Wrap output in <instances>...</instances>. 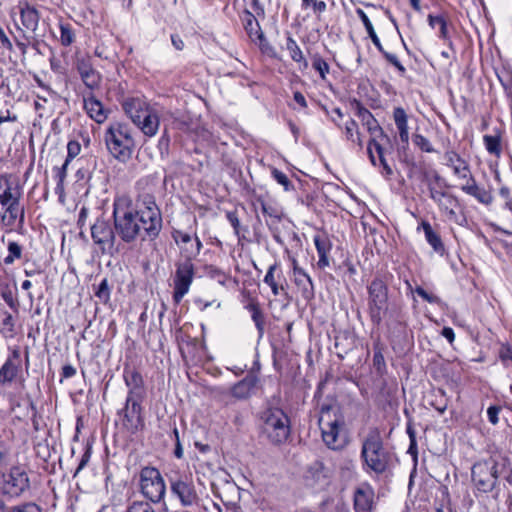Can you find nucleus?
<instances>
[{
	"label": "nucleus",
	"instance_id": "f257e3e1",
	"mask_svg": "<svg viewBox=\"0 0 512 512\" xmlns=\"http://www.w3.org/2000/svg\"><path fill=\"white\" fill-rule=\"evenodd\" d=\"M112 217L114 228L103 217L97 218L90 228L92 240L102 254L114 253L116 235L126 244L153 241L163 226L161 210L150 193L139 194L135 202L128 196L116 197Z\"/></svg>",
	"mask_w": 512,
	"mask_h": 512
},
{
	"label": "nucleus",
	"instance_id": "f03ea898",
	"mask_svg": "<svg viewBox=\"0 0 512 512\" xmlns=\"http://www.w3.org/2000/svg\"><path fill=\"white\" fill-rule=\"evenodd\" d=\"M103 139L109 154L118 162L126 164L132 159L136 143L128 125L119 122L110 124Z\"/></svg>",
	"mask_w": 512,
	"mask_h": 512
},
{
	"label": "nucleus",
	"instance_id": "7ed1b4c3",
	"mask_svg": "<svg viewBox=\"0 0 512 512\" xmlns=\"http://www.w3.org/2000/svg\"><path fill=\"white\" fill-rule=\"evenodd\" d=\"M319 427L322 440L332 450H341L346 445L344 417L339 408L323 405L320 410Z\"/></svg>",
	"mask_w": 512,
	"mask_h": 512
},
{
	"label": "nucleus",
	"instance_id": "20e7f679",
	"mask_svg": "<svg viewBox=\"0 0 512 512\" xmlns=\"http://www.w3.org/2000/svg\"><path fill=\"white\" fill-rule=\"evenodd\" d=\"M260 430L263 437L273 445L285 443L291 434L288 415L278 407H268L260 413Z\"/></svg>",
	"mask_w": 512,
	"mask_h": 512
},
{
	"label": "nucleus",
	"instance_id": "39448f33",
	"mask_svg": "<svg viewBox=\"0 0 512 512\" xmlns=\"http://www.w3.org/2000/svg\"><path fill=\"white\" fill-rule=\"evenodd\" d=\"M361 458L366 467L376 474H382L390 467L392 455L384 447L382 437L377 429L371 430L365 437L361 448Z\"/></svg>",
	"mask_w": 512,
	"mask_h": 512
},
{
	"label": "nucleus",
	"instance_id": "423d86ee",
	"mask_svg": "<svg viewBox=\"0 0 512 512\" xmlns=\"http://www.w3.org/2000/svg\"><path fill=\"white\" fill-rule=\"evenodd\" d=\"M125 114L147 137L156 135L160 120L158 113L139 97L127 98L122 103Z\"/></svg>",
	"mask_w": 512,
	"mask_h": 512
},
{
	"label": "nucleus",
	"instance_id": "0eeeda50",
	"mask_svg": "<svg viewBox=\"0 0 512 512\" xmlns=\"http://www.w3.org/2000/svg\"><path fill=\"white\" fill-rule=\"evenodd\" d=\"M139 492L152 504L161 503L166 495V484L159 469L153 466H145L139 473Z\"/></svg>",
	"mask_w": 512,
	"mask_h": 512
},
{
	"label": "nucleus",
	"instance_id": "6e6552de",
	"mask_svg": "<svg viewBox=\"0 0 512 512\" xmlns=\"http://www.w3.org/2000/svg\"><path fill=\"white\" fill-rule=\"evenodd\" d=\"M368 313L371 322L379 326L388 309V285L381 276H376L367 287Z\"/></svg>",
	"mask_w": 512,
	"mask_h": 512
},
{
	"label": "nucleus",
	"instance_id": "1a4fd4ad",
	"mask_svg": "<svg viewBox=\"0 0 512 512\" xmlns=\"http://www.w3.org/2000/svg\"><path fill=\"white\" fill-rule=\"evenodd\" d=\"M499 474V463L494 457L476 462L471 469L472 481L483 493H489L496 487Z\"/></svg>",
	"mask_w": 512,
	"mask_h": 512
},
{
	"label": "nucleus",
	"instance_id": "9d476101",
	"mask_svg": "<svg viewBox=\"0 0 512 512\" xmlns=\"http://www.w3.org/2000/svg\"><path fill=\"white\" fill-rule=\"evenodd\" d=\"M142 401L143 398L126 397L124 407L117 413L122 427L130 434H136L145 426Z\"/></svg>",
	"mask_w": 512,
	"mask_h": 512
},
{
	"label": "nucleus",
	"instance_id": "9b49d317",
	"mask_svg": "<svg viewBox=\"0 0 512 512\" xmlns=\"http://www.w3.org/2000/svg\"><path fill=\"white\" fill-rule=\"evenodd\" d=\"M171 493L178 498L181 505L189 507L197 504L198 495L191 475L174 473L168 476Z\"/></svg>",
	"mask_w": 512,
	"mask_h": 512
},
{
	"label": "nucleus",
	"instance_id": "f8f14e48",
	"mask_svg": "<svg viewBox=\"0 0 512 512\" xmlns=\"http://www.w3.org/2000/svg\"><path fill=\"white\" fill-rule=\"evenodd\" d=\"M194 275L195 266L193 262L179 260L176 263V271L173 279V300L176 304L180 303L183 297L189 292Z\"/></svg>",
	"mask_w": 512,
	"mask_h": 512
},
{
	"label": "nucleus",
	"instance_id": "ddd939ff",
	"mask_svg": "<svg viewBox=\"0 0 512 512\" xmlns=\"http://www.w3.org/2000/svg\"><path fill=\"white\" fill-rule=\"evenodd\" d=\"M172 238L180 250L181 261L193 262L200 254L203 244L196 232L173 230Z\"/></svg>",
	"mask_w": 512,
	"mask_h": 512
},
{
	"label": "nucleus",
	"instance_id": "4468645a",
	"mask_svg": "<svg viewBox=\"0 0 512 512\" xmlns=\"http://www.w3.org/2000/svg\"><path fill=\"white\" fill-rule=\"evenodd\" d=\"M29 486V477L21 466H13L7 474H3L1 490L10 497L20 496Z\"/></svg>",
	"mask_w": 512,
	"mask_h": 512
},
{
	"label": "nucleus",
	"instance_id": "2eb2a0df",
	"mask_svg": "<svg viewBox=\"0 0 512 512\" xmlns=\"http://www.w3.org/2000/svg\"><path fill=\"white\" fill-rule=\"evenodd\" d=\"M20 24H15L19 33L35 34L39 28L40 13L27 0H21L17 5Z\"/></svg>",
	"mask_w": 512,
	"mask_h": 512
},
{
	"label": "nucleus",
	"instance_id": "dca6fc26",
	"mask_svg": "<svg viewBox=\"0 0 512 512\" xmlns=\"http://www.w3.org/2000/svg\"><path fill=\"white\" fill-rule=\"evenodd\" d=\"M356 14L362 21V23L368 33L369 38L371 39L372 43L375 45L377 50L383 55V57L386 59L387 62H389L391 65H393L397 69V71L399 72V74L401 76H404L406 73V68L401 64V62L398 60V57L395 54L387 52L383 48L381 41H380L379 37L377 36V34L374 30V27H373L370 19L366 15V13L362 9L358 8L356 10Z\"/></svg>",
	"mask_w": 512,
	"mask_h": 512
},
{
	"label": "nucleus",
	"instance_id": "f3484780",
	"mask_svg": "<svg viewBox=\"0 0 512 512\" xmlns=\"http://www.w3.org/2000/svg\"><path fill=\"white\" fill-rule=\"evenodd\" d=\"M374 498L375 492L370 484L359 485L353 495L355 512H371L375 504Z\"/></svg>",
	"mask_w": 512,
	"mask_h": 512
},
{
	"label": "nucleus",
	"instance_id": "a211bd4d",
	"mask_svg": "<svg viewBox=\"0 0 512 512\" xmlns=\"http://www.w3.org/2000/svg\"><path fill=\"white\" fill-rule=\"evenodd\" d=\"M352 105L355 108L356 115L360 118L362 125L366 127L370 136H385V131L379 125L377 119L366 107L363 106V104L360 101L355 99L352 102Z\"/></svg>",
	"mask_w": 512,
	"mask_h": 512
},
{
	"label": "nucleus",
	"instance_id": "6ab92c4d",
	"mask_svg": "<svg viewBox=\"0 0 512 512\" xmlns=\"http://www.w3.org/2000/svg\"><path fill=\"white\" fill-rule=\"evenodd\" d=\"M76 69L87 88L94 90L99 87L101 83V75L93 68L89 60L85 58L78 59L76 62Z\"/></svg>",
	"mask_w": 512,
	"mask_h": 512
},
{
	"label": "nucleus",
	"instance_id": "aec40b11",
	"mask_svg": "<svg viewBox=\"0 0 512 512\" xmlns=\"http://www.w3.org/2000/svg\"><path fill=\"white\" fill-rule=\"evenodd\" d=\"M294 282L298 290L301 292L303 299L311 300L314 298V284L311 277L305 272L304 269L298 267L294 261L293 266Z\"/></svg>",
	"mask_w": 512,
	"mask_h": 512
},
{
	"label": "nucleus",
	"instance_id": "412c9836",
	"mask_svg": "<svg viewBox=\"0 0 512 512\" xmlns=\"http://www.w3.org/2000/svg\"><path fill=\"white\" fill-rule=\"evenodd\" d=\"M123 377L129 388L127 397L144 398L143 378L136 369L124 368Z\"/></svg>",
	"mask_w": 512,
	"mask_h": 512
},
{
	"label": "nucleus",
	"instance_id": "4be33fe9",
	"mask_svg": "<svg viewBox=\"0 0 512 512\" xmlns=\"http://www.w3.org/2000/svg\"><path fill=\"white\" fill-rule=\"evenodd\" d=\"M25 220V210L24 207L21 206V203L14 206H9L4 208V213L1 215V223L7 228L6 232H11L14 230L16 222H18V227L22 228Z\"/></svg>",
	"mask_w": 512,
	"mask_h": 512
},
{
	"label": "nucleus",
	"instance_id": "5701e85b",
	"mask_svg": "<svg viewBox=\"0 0 512 512\" xmlns=\"http://www.w3.org/2000/svg\"><path fill=\"white\" fill-rule=\"evenodd\" d=\"M20 370V352L19 350H13L11 356H9L4 364L0 368V384L11 383L16 378Z\"/></svg>",
	"mask_w": 512,
	"mask_h": 512
},
{
	"label": "nucleus",
	"instance_id": "b1692460",
	"mask_svg": "<svg viewBox=\"0 0 512 512\" xmlns=\"http://www.w3.org/2000/svg\"><path fill=\"white\" fill-rule=\"evenodd\" d=\"M313 242H314L315 248L317 250L318 257H319L317 266L320 269H325L326 267H328L330 265L329 254L332 249V243H331L329 237L324 233L316 234L313 237Z\"/></svg>",
	"mask_w": 512,
	"mask_h": 512
},
{
	"label": "nucleus",
	"instance_id": "393cba45",
	"mask_svg": "<svg viewBox=\"0 0 512 512\" xmlns=\"http://www.w3.org/2000/svg\"><path fill=\"white\" fill-rule=\"evenodd\" d=\"M446 165L451 167L454 175L458 178H465L468 176L470 166L456 151L448 150L444 154Z\"/></svg>",
	"mask_w": 512,
	"mask_h": 512
},
{
	"label": "nucleus",
	"instance_id": "a878e982",
	"mask_svg": "<svg viewBox=\"0 0 512 512\" xmlns=\"http://www.w3.org/2000/svg\"><path fill=\"white\" fill-rule=\"evenodd\" d=\"M256 384L257 378L253 375H248L234 384L230 389V393L238 400L247 399L252 395Z\"/></svg>",
	"mask_w": 512,
	"mask_h": 512
},
{
	"label": "nucleus",
	"instance_id": "bb28decb",
	"mask_svg": "<svg viewBox=\"0 0 512 512\" xmlns=\"http://www.w3.org/2000/svg\"><path fill=\"white\" fill-rule=\"evenodd\" d=\"M281 280H284V278L279 265L277 263L270 265L263 279V282L271 288L272 294L274 296H278L281 292L284 291V287L280 283Z\"/></svg>",
	"mask_w": 512,
	"mask_h": 512
},
{
	"label": "nucleus",
	"instance_id": "cd10ccee",
	"mask_svg": "<svg viewBox=\"0 0 512 512\" xmlns=\"http://www.w3.org/2000/svg\"><path fill=\"white\" fill-rule=\"evenodd\" d=\"M421 227L424 232L427 243L432 247L434 252L440 256L445 255L446 248L441 239V236L433 230L431 224L428 221L423 220L421 222Z\"/></svg>",
	"mask_w": 512,
	"mask_h": 512
},
{
	"label": "nucleus",
	"instance_id": "c85d7f7f",
	"mask_svg": "<svg viewBox=\"0 0 512 512\" xmlns=\"http://www.w3.org/2000/svg\"><path fill=\"white\" fill-rule=\"evenodd\" d=\"M84 109L88 116L99 124L103 123L107 118L102 103L92 94L88 97H84Z\"/></svg>",
	"mask_w": 512,
	"mask_h": 512
},
{
	"label": "nucleus",
	"instance_id": "c756f323",
	"mask_svg": "<svg viewBox=\"0 0 512 512\" xmlns=\"http://www.w3.org/2000/svg\"><path fill=\"white\" fill-rule=\"evenodd\" d=\"M460 205L459 199L457 196L453 194L447 195L440 203H438L437 207L442 215L446 217L447 220L458 223V215L456 213V208Z\"/></svg>",
	"mask_w": 512,
	"mask_h": 512
},
{
	"label": "nucleus",
	"instance_id": "7c9ffc66",
	"mask_svg": "<svg viewBox=\"0 0 512 512\" xmlns=\"http://www.w3.org/2000/svg\"><path fill=\"white\" fill-rule=\"evenodd\" d=\"M393 120L396 128L399 132V138L402 143H409V127H408V115L402 107H395L393 109Z\"/></svg>",
	"mask_w": 512,
	"mask_h": 512
},
{
	"label": "nucleus",
	"instance_id": "2f4dec72",
	"mask_svg": "<svg viewBox=\"0 0 512 512\" xmlns=\"http://www.w3.org/2000/svg\"><path fill=\"white\" fill-rule=\"evenodd\" d=\"M244 29L252 42H256L257 38L263 39V31L256 17L249 11H245L242 16Z\"/></svg>",
	"mask_w": 512,
	"mask_h": 512
},
{
	"label": "nucleus",
	"instance_id": "473e14b6",
	"mask_svg": "<svg viewBox=\"0 0 512 512\" xmlns=\"http://www.w3.org/2000/svg\"><path fill=\"white\" fill-rule=\"evenodd\" d=\"M460 189L465 194L475 198L479 203L486 206L492 204L493 202L492 193L478 184L473 186H460Z\"/></svg>",
	"mask_w": 512,
	"mask_h": 512
},
{
	"label": "nucleus",
	"instance_id": "72a5a7b5",
	"mask_svg": "<svg viewBox=\"0 0 512 512\" xmlns=\"http://www.w3.org/2000/svg\"><path fill=\"white\" fill-rule=\"evenodd\" d=\"M245 309L248 310L251 314V318L256 326L258 331L259 338H261L264 334V326H265V317L260 308V305L257 300L251 299L248 304L245 305Z\"/></svg>",
	"mask_w": 512,
	"mask_h": 512
},
{
	"label": "nucleus",
	"instance_id": "f704fd0d",
	"mask_svg": "<svg viewBox=\"0 0 512 512\" xmlns=\"http://www.w3.org/2000/svg\"><path fill=\"white\" fill-rule=\"evenodd\" d=\"M389 141L388 135L385 133V136L371 135L367 144V154L369 156V160L373 166L377 165V160L374 152H376L377 156L384 155V148L382 146V141Z\"/></svg>",
	"mask_w": 512,
	"mask_h": 512
},
{
	"label": "nucleus",
	"instance_id": "c9c22d12",
	"mask_svg": "<svg viewBox=\"0 0 512 512\" xmlns=\"http://www.w3.org/2000/svg\"><path fill=\"white\" fill-rule=\"evenodd\" d=\"M21 195V188L18 185L7 186L0 194V205L3 209L10 205H18L20 204Z\"/></svg>",
	"mask_w": 512,
	"mask_h": 512
},
{
	"label": "nucleus",
	"instance_id": "e433bc0d",
	"mask_svg": "<svg viewBox=\"0 0 512 512\" xmlns=\"http://www.w3.org/2000/svg\"><path fill=\"white\" fill-rule=\"evenodd\" d=\"M286 49L289 51L290 57L294 62L302 64L304 69L308 67V62L304 58L301 48L289 33L286 41Z\"/></svg>",
	"mask_w": 512,
	"mask_h": 512
},
{
	"label": "nucleus",
	"instance_id": "4c0bfd02",
	"mask_svg": "<svg viewBox=\"0 0 512 512\" xmlns=\"http://www.w3.org/2000/svg\"><path fill=\"white\" fill-rule=\"evenodd\" d=\"M428 404L439 412V414H443L448 407V398L444 390L438 389L433 391L428 400Z\"/></svg>",
	"mask_w": 512,
	"mask_h": 512
},
{
	"label": "nucleus",
	"instance_id": "58836bf2",
	"mask_svg": "<svg viewBox=\"0 0 512 512\" xmlns=\"http://www.w3.org/2000/svg\"><path fill=\"white\" fill-rule=\"evenodd\" d=\"M260 206L262 213L268 217V219H266V224L269 229L272 230L273 226L281 220L282 213L276 207L264 201H260Z\"/></svg>",
	"mask_w": 512,
	"mask_h": 512
},
{
	"label": "nucleus",
	"instance_id": "ea45409f",
	"mask_svg": "<svg viewBox=\"0 0 512 512\" xmlns=\"http://www.w3.org/2000/svg\"><path fill=\"white\" fill-rule=\"evenodd\" d=\"M428 22H429V25L433 29L436 27L439 28V37L440 38H442L444 40L449 39L448 29H447V21L443 16H441V15L434 16L432 14H429Z\"/></svg>",
	"mask_w": 512,
	"mask_h": 512
},
{
	"label": "nucleus",
	"instance_id": "a19ab883",
	"mask_svg": "<svg viewBox=\"0 0 512 512\" xmlns=\"http://www.w3.org/2000/svg\"><path fill=\"white\" fill-rule=\"evenodd\" d=\"M94 294L98 298V300L107 304L111 298V287L109 285L108 279L103 278L100 283L94 288Z\"/></svg>",
	"mask_w": 512,
	"mask_h": 512
},
{
	"label": "nucleus",
	"instance_id": "79ce46f5",
	"mask_svg": "<svg viewBox=\"0 0 512 512\" xmlns=\"http://www.w3.org/2000/svg\"><path fill=\"white\" fill-rule=\"evenodd\" d=\"M69 164L70 162L65 160L61 167L54 168V176L57 179L55 192L57 194H62L64 192V181L67 176V168Z\"/></svg>",
	"mask_w": 512,
	"mask_h": 512
},
{
	"label": "nucleus",
	"instance_id": "37998d69",
	"mask_svg": "<svg viewBox=\"0 0 512 512\" xmlns=\"http://www.w3.org/2000/svg\"><path fill=\"white\" fill-rule=\"evenodd\" d=\"M301 6L304 10L311 8L317 18H320L327 9V4L323 0H302Z\"/></svg>",
	"mask_w": 512,
	"mask_h": 512
},
{
	"label": "nucleus",
	"instance_id": "c03bdc74",
	"mask_svg": "<svg viewBox=\"0 0 512 512\" xmlns=\"http://www.w3.org/2000/svg\"><path fill=\"white\" fill-rule=\"evenodd\" d=\"M60 43L61 45L68 47L75 40V34L70 24L60 23Z\"/></svg>",
	"mask_w": 512,
	"mask_h": 512
},
{
	"label": "nucleus",
	"instance_id": "a18cd8bd",
	"mask_svg": "<svg viewBox=\"0 0 512 512\" xmlns=\"http://www.w3.org/2000/svg\"><path fill=\"white\" fill-rule=\"evenodd\" d=\"M486 150L493 155L499 156L501 153V142L499 136L485 135L483 137Z\"/></svg>",
	"mask_w": 512,
	"mask_h": 512
},
{
	"label": "nucleus",
	"instance_id": "49530a36",
	"mask_svg": "<svg viewBox=\"0 0 512 512\" xmlns=\"http://www.w3.org/2000/svg\"><path fill=\"white\" fill-rule=\"evenodd\" d=\"M8 255L4 258V264L11 265L16 259H20L22 256V247L14 241L8 243Z\"/></svg>",
	"mask_w": 512,
	"mask_h": 512
},
{
	"label": "nucleus",
	"instance_id": "de8ad7c7",
	"mask_svg": "<svg viewBox=\"0 0 512 512\" xmlns=\"http://www.w3.org/2000/svg\"><path fill=\"white\" fill-rule=\"evenodd\" d=\"M312 67L319 73L322 80L326 79V75L329 73L330 67L328 63L317 53L312 56Z\"/></svg>",
	"mask_w": 512,
	"mask_h": 512
},
{
	"label": "nucleus",
	"instance_id": "09e8293b",
	"mask_svg": "<svg viewBox=\"0 0 512 512\" xmlns=\"http://www.w3.org/2000/svg\"><path fill=\"white\" fill-rule=\"evenodd\" d=\"M405 283L407 285V288L411 291V292H415L417 293L418 296H420L423 300H425L426 302L430 303V304H438L440 303V298L434 294H430L428 293L427 291H425L421 286H417L415 288V290H413L412 288V285L410 284V282L408 280H405Z\"/></svg>",
	"mask_w": 512,
	"mask_h": 512
},
{
	"label": "nucleus",
	"instance_id": "8fccbe9b",
	"mask_svg": "<svg viewBox=\"0 0 512 512\" xmlns=\"http://www.w3.org/2000/svg\"><path fill=\"white\" fill-rule=\"evenodd\" d=\"M125 512H155V510L147 501L134 500L128 504Z\"/></svg>",
	"mask_w": 512,
	"mask_h": 512
},
{
	"label": "nucleus",
	"instance_id": "3c124183",
	"mask_svg": "<svg viewBox=\"0 0 512 512\" xmlns=\"http://www.w3.org/2000/svg\"><path fill=\"white\" fill-rule=\"evenodd\" d=\"M272 178L281 186H283L285 191H289L293 188L291 181L288 176L279 169L274 168L271 171Z\"/></svg>",
	"mask_w": 512,
	"mask_h": 512
},
{
	"label": "nucleus",
	"instance_id": "603ef678",
	"mask_svg": "<svg viewBox=\"0 0 512 512\" xmlns=\"http://www.w3.org/2000/svg\"><path fill=\"white\" fill-rule=\"evenodd\" d=\"M413 143L423 152L432 153L435 151L431 142L421 134H415L413 136Z\"/></svg>",
	"mask_w": 512,
	"mask_h": 512
},
{
	"label": "nucleus",
	"instance_id": "864d4df0",
	"mask_svg": "<svg viewBox=\"0 0 512 512\" xmlns=\"http://www.w3.org/2000/svg\"><path fill=\"white\" fill-rule=\"evenodd\" d=\"M498 356L503 365L508 367L512 362V347L507 343L501 344Z\"/></svg>",
	"mask_w": 512,
	"mask_h": 512
},
{
	"label": "nucleus",
	"instance_id": "5fc2aeb1",
	"mask_svg": "<svg viewBox=\"0 0 512 512\" xmlns=\"http://www.w3.org/2000/svg\"><path fill=\"white\" fill-rule=\"evenodd\" d=\"M25 36H29L26 33H19L18 36H14L15 45L21 53L23 59H25L29 48V40L25 39Z\"/></svg>",
	"mask_w": 512,
	"mask_h": 512
},
{
	"label": "nucleus",
	"instance_id": "6e6d98bb",
	"mask_svg": "<svg viewBox=\"0 0 512 512\" xmlns=\"http://www.w3.org/2000/svg\"><path fill=\"white\" fill-rule=\"evenodd\" d=\"M373 365L379 373L386 368L384 355L378 345L374 347Z\"/></svg>",
	"mask_w": 512,
	"mask_h": 512
},
{
	"label": "nucleus",
	"instance_id": "4d7b16f0",
	"mask_svg": "<svg viewBox=\"0 0 512 512\" xmlns=\"http://www.w3.org/2000/svg\"><path fill=\"white\" fill-rule=\"evenodd\" d=\"M356 131H358V125L354 119H349L344 126V132L346 139L351 142H355Z\"/></svg>",
	"mask_w": 512,
	"mask_h": 512
},
{
	"label": "nucleus",
	"instance_id": "13d9d810",
	"mask_svg": "<svg viewBox=\"0 0 512 512\" xmlns=\"http://www.w3.org/2000/svg\"><path fill=\"white\" fill-rule=\"evenodd\" d=\"M81 151V145L76 140H71L67 144V157L65 160L71 162Z\"/></svg>",
	"mask_w": 512,
	"mask_h": 512
},
{
	"label": "nucleus",
	"instance_id": "bf43d9fd",
	"mask_svg": "<svg viewBox=\"0 0 512 512\" xmlns=\"http://www.w3.org/2000/svg\"><path fill=\"white\" fill-rule=\"evenodd\" d=\"M226 218L233 227L234 233L238 236V238L241 237V225L240 220L237 216L236 212H227Z\"/></svg>",
	"mask_w": 512,
	"mask_h": 512
},
{
	"label": "nucleus",
	"instance_id": "052dcab7",
	"mask_svg": "<svg viewBox=\"0 0 512 512\" xmlns=\"http://www.w3.org/2000/svg\"><path fill=\"white\" fill-rule=\"evenodd\" d=\"M255 44H257L260 48V50L269 55V56H275V50L274 48L269 44V42L267 41L265 35L263 34V40L262 38H257V41L254 42Z\"/></svg>",
	"mask_w": 512,
	"mask_h": 512
},
{
	"label": "nucleus",
	"instance_id": "680f3d73",
	"mask_svg": "<svg viewBox=\"0 0 512 512\" xmlns=\"http://www.w3.org/2000/svg\"><path fill=\"white\" fill-rule=\"evenodd\" d=\"M501 407L497 405L489 406L487 409L488 420L492 425H496L499 422V413Z\"/></svg>",
	"mask_w": 512,
	"mask_h": 512
},
{
	"label": "nucleus",
	"instance_id": "e2e57ef3",
	"mask_svg": "<svg viewBox=\"0 0 512 512\" xmlns=\"http://www.w3.org/2000/svg\"><path fill=\"white\" fill-rule=\"evenodd\" d=\"M11 512H42V509L35 503H26L13 508Z\"/></svg>",
	"mask_w": 512,
	"mask_h": 512
},
{
	"label": "nucleus",
	"instance_id": "0e129e2a",
	"mask_svg": "<svg viewBox=\"0 0 512 512\" xmlns=\"http://www.w3.org/2000/svg\"><path fill=\"white\" fill-rule=\"evenodd\" d=\"M429 194L430 198L436 203V205H438V203H440L442 199L447 197V195H449L450 193L437 190L434 187L429 186Z\"/></svg>",
	"mask_w": 512,
	"mask_h": 512
},
{
	"label": "nucleus",
	"instance_id": "69168bd1",
	"mask_svg": "<svg viewBox=\"0 0 512 512\" xmlns=\"http://www.w3.org/2000/svg\"><path fill=\"white\" fill-rule=\"evenodd\" d=\"M9 461V448L4 441L0 439V467H4Z\"/></svg>",
	"mask_w": 512,
	"mask_h": 512
},
{
	"label": "nucleus",
	"instance_id": "338daca9",
	"mask_svg": "<svg viewBox=\"0 0 512 512\" xmlns=\"http://www.w3.org/2000/svg\"><path fill=\"white\" fill-rule=\"evenodd\" d=\"M90 458H91V448L88 447V448H86L85 452L81 456V459L76 468L74 476H76L82 469H84L86 467V465L90 461Z\"/></svg>",
	"mask_w": 512,
	"mask_h": 512
},
{
	"label": "nucleus",
	"instance_id": "774afa93",
	"mask_svg": "<svg viewBox=\"0 0 512 512\" xmlns=\"http://www.w3.org/2000/svg\"><path fill=\"white\" fill-rule=\"evenodd\" d=\"M378 160H379L380 166L382 167L381 174L387 178L390 177L393 174V170H392L391 166L387 163L385 154L378 156Z\"/></svg>",
	"mask_w": 512,
	"mask_h": 512
}]
</instances>
